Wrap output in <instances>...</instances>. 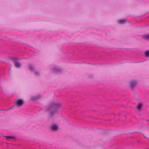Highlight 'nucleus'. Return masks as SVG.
I'll return each instance as SVG.
<instances>
[{"label": "nucleus", "mask_w": 149, "mask_h": 149, "mask_svg": "<svg viewBox=\"0 0 149 149\" xmlns=\"http://www.w3.org/2000/svg\"><path fill=\"white\" fill-rule=\"evenodd\" d=\"M61 106V104L58 102H53L50 105L47 111L49 113L50 117H52L58 111V109Z\"/></svg>", "instance_id": "1"}, {"label": "nucleus", "mask_w": 149, "mask_h": 149, "mask_svg": "<svg viewBox=\"0 0 149 149\" xmlns=\"http://www.w3.org/2000/svg\"><path fill=\"white\" fill-rule=\"evenodd\" d=\"M15 104L16 105L20 106H22L24 103V101L21 99L17 100L15 101Z\"/></svg>", "instance_id": "2"}, {"label": "nucleus", "mask_w": 149, "mask_h": 149, "mask_svg": "<svg viewBox=\"0 0 149 149\" xmlns=\"http://www.w3.org/2000/svg\"><path fill=\"white\" fill-rule=\"evenodd\" d=\"M58 126L56 125H53L51 127V129L53 131H56L58 130Z\"/></svg>", "instance_id": "3"}, {"label": "nucleus", "mask_w": 149, "mask_h": 149, "mask_svg": "<svg viewBox=\"0 0 149 149\" xmlns=\"http://www.w3.org/2000/svg\"><path fill=\"white\" fill-rule=\"evenodd\" d=\"M136 81H133L131 82L130 84L131 86L132 87H133L136 85Z\"/></svg>", "instance_id": "4"}, {"label": "nucleus", "mask_w": 149, "mask_h": 149, "mask_svg": "<svg viewBox=\"0 0 149 149\" xmlns=\"http://www.w3.org/2000/svg\"><path fill=\"white\" fill-rule=\"evenodd\" d=\"M15 67L17 68H19L21 66L20 64L18 62H15Z\"/></svg>", "instance_id": "5"}, {"label": "nucleus", "mask_w": 149, "mask_h": 149, "mask_svg": "<svg viewBox=\"0 0 149 149\" xmlns=\"http://www.w3.org/2000/svg\"><path fill=\"white\" fill-rule=\"evenodd\" d=\"M143 38L146 40H149V34L144 35L143 36Z\"/></svg>", "instance_id": "6"}, {"label": "nucleus", "mask_w": 149, "mask_h": 149, "mask_svg": "<svg viewBox=\"0 0 149 149\" xmlns=\"http://www.w3.org/2000/svg\"><path fill=\"white\" fill-rule=\"evenodd\" d=\"M142 106V104L141 103L139 104L138 106L137 107V108L139 110H140L141 107Z\"/></svg>", "instance_id": "7"}, {"label": "nucleus", "mask_w": 149, "mask_h": 149, "mask_svg": "<svg viewBox=\"0 0 149 149\" xmlns=\"http://www.w3.org/2000/svg\"><path fill=\"white\" fill-rule=\"evenodd\" d=\"M125 21V19H120L119 21V23L120 24H123L124 23Z\"/></svg>", "instance_id": "8"}, {"label": "nucleus", "mask_w": 149, "mask_h": 149, "mask_svg": "<svg viewBox=\"0 0 149 149\" xmlns=\"http://www.w3.org/2000/svg\"><path fill=\"white\" fill-rule=\"evenodd\" d=\"M145 54L146 56L149 57V51H147L145 52Z\"/></svg>", "instance_id": "9"}, {"label": "nucleus", "mask_w": 149, "mask_h": 149, "mask_svg": "<svg viewBox=\"0 0 149 149\" xmlns=\"http://www.w3.org/2000/svg\"><path fill=\"white\" fill-rule=\"evenodd\" d=\"M29 67L30 70H33V67L31 64H30L29 65Z\"/></svg>", "instance_id": "10"}, {"label": "nucleus", "mask_w": 149, "mask_h": 149, "mask_svg": "<svg viewBox=\"0 0 149 149\" xmlns=\"http://www.w3.org/2000/svg\"><path fill=\"white\" fill-rule=\"evenodd\" d=\"M5 137L7 139H10L13 138V137L12 136H5Z\"/></svg>", "instance_id": "11"}, {"label": "nucleus", "mask_w": 149, "mask_h": 149, "mask_svg": "<svg viewBox=\"0 0 149 149\" xmlns=\"http://www.w3.org/2000/svg\"><path fill=\"white\" fill-rule=\"evenodd\" d=\"M37 72H35V74H36V75H38V73H37Z\"/></svg>", "instance_id": "12"}]
</instances>
